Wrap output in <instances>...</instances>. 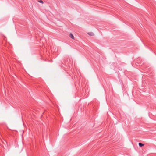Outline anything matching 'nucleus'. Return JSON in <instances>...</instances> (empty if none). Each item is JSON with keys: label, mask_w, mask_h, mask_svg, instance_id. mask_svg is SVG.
Listing matches in <instances>:
<instances>
[{"label": "nucleus", "mask_w": 156, "mask_h": 156, "mask_svg": "<svg viewBox=\"0 0 156 156\" xmlns=\"http://www.w3.org/2000/svg\"><path fill=\"white\" fill-rule=\"evenodd\" d=\"M69 37L72 39H74V36L72 34L70 33V34H69Z\"/></svg>", "instance_id": "obj_1"}, {"label": "nucleus", "mask_w": 156, "mask_h": 156, "mask_svg": "<svg viewBox=\"0 0 156 156\" xmlns=\"http://www.w3.org/2000/svg\"><path fill=\"white\" fill-rule=\"evenodd\" d=\"M139 145L140 147H142L144 146V144L142 143H139Z\"/></svg>", "instance_id": "obj_2"}, {"label": "nucleus", "mask_w": 156, "mask_h": 156, "mask_svg": "<svg viewBox=\"0 0 156 156\" xmlns=\"http://www.w3.org/2000/svg\"><path fill=\"white\" fill-rule=\"evenodd\" d=\"M88 34L90 36H93L94 35V34L92 32H89L88 33Z\"/></svg>", "instance_id": "obj_3"}, {"label": "nucleus", "mask_w": 156, "mask_h": 156, "mask_svg": "<svg viewBox=\"0 0 156 156\" xmlns=\"http://www.w3.org/2000/svg\"><path fill=\"white\" fill-rule=\"evenodd\" d=\"M38 2H41V3H43V1L42 0H40L39 1H38Z\"/></svg>", "instance_id": "obj_4"}]
</instances>
